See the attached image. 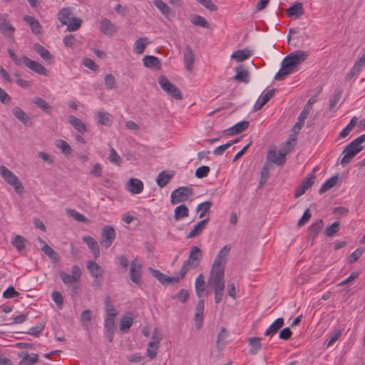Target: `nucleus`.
<instances>
[{"label":"nucleus","instance_id":"obj_1","mask_svg":"<svg viewBox=\"0 0 365 365\" xmlns=\"http://www.w3.org/2000/svg\"><path fill=\"white\" fill-rule=\"evenodd\" d=\"M230 251L229 245H225L217 253L207 279L208 285L212 289L215 294V302L219 304L222 302L225 290V268L228 260Z\"/></svg>","mask_w":365,"mask_h":365},{"label":"nucleus","instance_id":"obj_2","mask_svg":"<svg viewBox=\"0 0 365 365\" xmlns=\"http://www.w3.org/2000/svg\"><path fill=\"white\" fill-rule=\"evenodd\" d=\"M295 140V138L291 136L284 144L282 148L279 149L278 154L274 149H270L267 154V160L277 165H282L286 160V155L292 150V142Z\"/></svg>","mask_w":365,"mask_h":365},{"label":"nucleus","instance_id":"obj_3","mask_svg":"<svg viewBox=\"0 0 365 365\" xmlns=\"http://www.w3.org/2000/svg\"><path fill=\"white\" fill-rule=\"evenodd\" d=\"M202 257V255L200 249L196 246H193L190 250L188 259L183 262L181 267L180 271V277L184 278L190 269L197 268Z\"/></svg>","mask_w":365,"mask_h":365},{"label":"nucleus","instance_id":"obj_4","mask_svg":"<svg viewBox=\"0 0 365 365\" xmlns=\"http://www.w3.org/2000/svg\"><path fill=\"white\" fill-rule=\"evenodd\" d=\"M59 277L65 285L73 286V290L75 292L78 289L77 284L81 277V270L78 265H73L71 267V274L64 271H60Z\"/></svg>","mask_w":365,"mask_h":365},{"label":"nucleus","instance_id":"obj_5","mask_svg":"<svg viewBox=\"0 0 365 365\" xmlns=\"http://www.w3.org/2000/svg\"><path fill=\"white\" fill-rule=\"evenodd\" d=\"M0 175L4 180L14 187L15 192L21 195L24 192V187L18 177L6 166H0Z\"/></svg>","mask_w":365,"mask_h":365},{"label":"nucleus","instance_id":"obj_6","mask_svg":"<svg viewBox=\"0 0 365 365\" xmlns=\"http://www.w3.org/2000/svg\"><path fill=\"white\" fill-rule=\"evenodd\" d=\"M193 195V189L191 187L182 186L175 189L170 196V202L176 205L181 202H185Z\"/></svg>","mask_w":365,"mask_h":365},{"label":"nucleus","instance_id":"obj_7","mask_svg":"<svg viewBox=\"0 0 365 365\" xmlns=\"http://www.w3.org/2000/svg\"><path fill=\"white\" fill-rule=\"evenodd\" d=\"M307 57V52L297 50L288 54L283 61L284 63H287V66H289L295 70L296 66L304 62Z\"/></svg>","mask_w":365,"mask_h":365},{"label":"nucleus","instance_id":"obj_8","mask_svg":"<svg viewBox=\"0 0 365 365\" xmlns=\"http://www.w3.org/2000/svg\"><path fill=\"white\" fill-rule=\"evenodd\" d=\"M158 83L165 92L175 99L181 100L182 98L180 89L173 84L165 76H160L158 78Z\"/></svg>","mask_w":365,"mask_h":365},{"label":"nucleus","instance_id":"obj_9","mask_svg":"<svg viewBox=\"0 0 365 365\" xmlns=\"http://www.w3.org/2000/svg\"><path fill=\"white\" fill-rule=\"evenodd\" d=\"M143 265L137 259L132 261L129 276L130 280L137 285H140L142 281Z\"/></svg>","mask_w":365,"mask_h":365},{"label":"nucleus","instance_id":"obj_10","mask_svg":"<svg viewBox=\"0 0 365 365\" xmlns=\"http://www.w3.org/2000/svg\"><path fill=\"white\" fill-rule=\"evenodd\" d=\"M362 150V146H356L353 142H351L348 145L345 147L343 150V154H344L343 158L341 159L340 164L343 166L347 165L351 162L352 158L361 150Z\"/></svg>","mask_w":365,"mask_h":365},{"label":"nucleus","instance_id":"obj_11","mask_svg":"<svg viewBox=\"0 0 365 365\" xmlns=\"http://www.w3.org/2000/svg\"><path fill=\"white\" fill-rule=\"evenodd\" d=\"M116 237L115 230L113 227L106 225L102 229L101 244L108 249L111 246Z\"/></svg>","mask_w":365,"mask_h":365},{"label":"nucleus","instance_id":"obj_12","mask_svg":"<svg viewBox=\"0 0 365 365\" xmlns=\"http://www.w3.org/2000/svg\"><path fill=\"white\" fill-rule=\"evenodd\" d=\"M23 63L32 71L43 76L48 75L47 69L39 62L31 60L27 56H22Z\"/></svg>","mask_w":365,"mask_h":365},{"label":"nucleus","instance_id":"obj_13","mask_svg":"<svg viewBox=\"0 0 365 365\" xmlns=\"http://www.w3.org/2000/svg\"><path fill=\"white\" fill-rule=\"evenodd\" d=\"M100 30L106 36H113L117 33V26L107 18H103L100 21Z\"/></svg>","mask_w":365,"mask_h":365},{"label":"nucleus","instance_id":"obj_14","mask_svg":"<svg viewBox=\"0 0 365 365\" xmlns=\"http://www.w3.org/2000/svg\"><path fill=\"white\" fill-rule=\"evenodd\" d=\"M314 175L313 173H309L307 178L302 181L300 185L296 189L294 197L296 198L302 196L307 190H308L314 183Z\"/></svg>","mask_w":365,"mask_h":365},{"label":"nucleus","instance_id":"obj_15","mask_svg":"<svg viewBox=\"0 0 365 365\" xmlns=\"http://www.w3.org/2000/svg\"><path fill=\"white\" fill-rule=\"evenodd\" d=\"M205 309V302L204 299H200L197 302V304L195 307V327L197 329H200L202 327V320H203V313Z\"/></svg>","mask_w":365,"mask_h":365},{"label":"nucleus","instance_id":"obj_16","mask_svg":"<svg viewBox=\"0 0 365 365\" xmlns=\"http://www.w3.org/2000/svg\"><path fill=\"white\" fill-rule=\"evenodd\" d=\"M143 187V182L137 178H130L126 184V189L133 194L141 193Z\"/></svg>","mask_w":365,"mask_h":365},{"label":"nucleus","instance_id":"obj_17","mask_svg":"<svg viewBox=\"0 0 365 365\" xmlns=\"http://www.w3.org/2000/svg\"><path fill=\"white\" fill-rule=\"evenodd\" d=\"M13 115L26 126H32L33 123L31 118L19 107H14L12 109Z\"/></svg>","mask_w":365,"mask_h":365},{"label":"nucleus","instance_id":"obj_18","mask_svg":"<svg viewBox=\"0 0 365 365\" xmlns=\"http://www.w3.org/2000/svg\"><path fill=\"white\" fill-rule=\"evenodd\" d=\"M82 240L88 245L89 250L92 252L93 256L97 259L100 255L99 247L97 241L91 236H83Z\"/></svg>","mask_w":365,"mask_h":365},{"label":"nucleus","instance_id":"obj_19","mask_svg":"<svg viewBox=\"0 0 365 365\" xmlns=\"http://www.w3.org/2000/svg\"><path fill=\"white\" fill-rule=\"evenodd\" d=\"M195 61V55L192 48L189 45L185 46L184 53V63L187 71H190L192 69Z\"/></svg>","mask_w":365,"mask_h":365},{"label":"nucleus","instance_id":"obj_20","mask_svg":"<svg viewBox=\"0 0 365 365\" xmlns=\"http://www.w3.org/2000/svg\"><path fill=\"white\" fill-rule=\"evenodd\" d=\"M304 14L303 4L296 2L287 9V16L288 17L297 19Z\"/></svg>","mask_w":365,"mask_h":365},{"label":"nucleus","instance_id":"obj_21","mask_svg":"<svg viewBox=\"0 0 365 365\" xmlns=\"http://www.w3.org/2000/svg\"><path fill=\"white\" fill-rule=\"evenodd\" d=\"M249 126V122L247 120L240 121L232 127L225 130V133L227 135H233L242 133Z\"/></svg>","mask_w":365,"mask_h":365},{"label":"nucleus","instance_id":"obj_22","mask_svg":"<svg viewBox=\"0 0 365 365\" xmlns=\"http://www.w3.org/2000/svg\"><path fill=\"white\" fill-rule=\"evenodd\" d=\"M275 93V89L269 90L264 95L261 96L255 102L253 109L257 111L261 109L268 101L269 100L274 96Z\"/></svg>","mask_w":365,"mask_h":365},{"label":"nucleus","instance_id":"obj_23","mask_svg":"<svg viewBox=\"0 0 365 365\" xmlns=\"http://www.w3.org/2000/svg\"><path fill=\"white\" fill-rule=\"evenodd\" d=\"M283 325H284V319L283 318L277 319L267 329V330L264 332V336H271V337L273 336L283 327Z\"/></svg>","mask_w":365,"mask_h":365},{"label":"nucleus","instance_id":"obj_24","mask_svg":"<svg viewBox=\"0 0 365 365\" xmlns=\"http://www.w3.org/2000/svg\"><path fill=\"white\" fill-rule=\"evenodd\" d=\"M34 51L41 56V57L47 61L48 63L53 62V55L49 52L48 50L45 48L42 45L39 43H35L34 45Z\"/></svg>","mask_w":365,"mask_h":365},{"label":"nucleus","instance_id":"obj_25","mask_svg":"<svg viewBox=\"0 0 365 365\" xmlns=\"http://www.w3.org/2000/svg\"><path fill=\"white\" fill-rule=\"evenodd\" d=\"M195 289L197 296L201 298L205 292V282L202 274H200L195 282Z\"/></svg>","mask_w":365,"mask_h":365},{"label":"nucleus","instance_id":"obj_26","mask_svg":"<svg viewBox=\"0 0 365 365\" xmlns=\"http://www.w3.org/2000/svg\"><path fill=\"white\" fill-rule=\"evenodd\" d=\"M150 43L147 37H141L138 38L133 46V51L136 54H141L144 52L146 46Z\"/></svg>","mask_w":365,"mask_h":365},{"label":"nucleus","instance_id":"obj_27","mask_svg":"<svg viewBox=\"0 0 365 365\" xmlns=\"http://www.w3.org/2000/svg\"><path fill=\"white\" fill-rule=\"evenodd\" d=\"M68 120L69 123L78 132V133H86L87 132V128L86 125L78 118L74 115H69L68 117Z\"/></svg>","mask_w":365,"mask_h":365},{"label":"nucleus","instance_id":"obj_28","mask_svg":"<svg viewBox=\"0 0 365 365\" xmlns=\"http://www.w3.org/2000/svg\"><path fill=\"white\" fill-rule=\"evenodd\" d=\"M247 342L250 346L249 352L252 355L257 354L262 348L261 339L259 337L254 336L249 338Z\"/></svg>","mask_w":365,"mask_h":365},{"label":"nucleus","instance_id":"obj_29","mask_svg":"<svg viewBox=\"0 0 365 365\" xmlns=\"http://www.w3.org/2000/svg\"><path fill=\"white\" fill-rule=\"evenodd\" d=\"M87 268L90 274L96 279L103 275V269L94 261L88 262Z\"/></svg>","mask_w":365,"mask_h":365},{"label":"nucleus","instance_id":"obj_30","mask_svg":"<svg viewBox=\"0 0 365 365\" xmlns=\"http://www.w3.org/2000/svg\"><path fill=\"white\" fill-rule=\"evenodd\" d=\"M24 20L29 25L31 30L35 34H39L41 32V26L39 22L31 16H25Z\"/></svg>","mask_w":365,"mask_h":365},{"label":"nucleus","instance_id":"obj_31","mask_svg":"<svg viewBox=\"0 0 365 365\" xmlns=\"http://www.w3.org/2000/svg\"><path fill=\"white\" fill-rule=\"evenodd\" d=\"M208 221H209L208 218H206V219H204V220L200 221L197 224H196L195 225L194 228L189 232L187 237V238H194V237L198 236L202 232V231L205 229Z\"/></svg>","mask_w":365,"mask_h":365},{"label":"nucleus","instance_id":"obj_32","mask_svg":"<svg viewBox=\"0 0 365 365\" xmlns=\"http://www.w3.org/2000/svg\"><path fill=\"white\" fill-rule=\"evenodd\" d=\"M281 66L282 68L274 76V79L277 81H282L285 78V76L294 72V69L292 68L289 66H287V63H284V61H282Z\"/></svg>","mask_w":365,"mask_h":365},{"label":"nucleus","instance_id":"obj_33","mask_svg":"<svg viewBox=\"0 0 365 365\" xmlns=\"http://www.w3.org/2000/svg\"><path fill=\"white\" fill-rule=\"evenodd\" d=\"M133 323V317L131 313L125 314L121 319L119 329L123 331H128Z\"/></svg>","mask_w":365,"mask_h":365},{"label":"nucleus","instance_id":"obj_34","mask_svg":"<svg viewBox=\"0 0 365 365\" xmlns=\"http://www.w3.org/2000/svg\"><path fill=\"white\" fill-rule=\"evenodd\" d=\"M252 56V51L248 49L237 50L232 53L231 58L235 59L237 62H242Z\"/></svg>","mask_w":365,"mask_h":365},{"label":"nucleus","instance_id":"obj_35","mask_svg":"<svg viewBox=\"0 0 365 365\" xmlns=\"http://www.w3.org/2000/svg\"><path fill=\"white\" fill-rule=\"evenodd\" d=\"M143 66L146 68H160V62L159 59L154 56L147 55L143 58Z\"/></svg>","mask_w":365,"mask_h":365},{"label":"nucleus","instance_id":"obj_36","mask_svg":"<svg viewBox=\"0 0 365 365\" xmlns=\"http://www.w3.org/2000/svg\"><path fill=\"white\" fill-rule=\"evenodd\" d=\"M235 80L240 82L247 83L250 81L249 73L245 70L242 66L236 68V75L234 77Z\"/></svg>","mask_w":365,"mask_h":365},{"label":"nucleus","instance_id":"obj_37","mask_svg":"<svg viewBox=\"0 0 365 365\" xmlns=\"http://www.w3.org/2000/svg\"><path fill=\"white\" fill-rule=\"evenodd\" d=\"M0 31L2 33H5L8 31H14V27L10 24L9 16L6 14L0 16Z\"/></svg>","mask_w":365,"mask_h":365},{"label":"nucleus","instance_id":"obj_38","mask_svg":"<svg viewBox=\"0 0 365 365\" xmlns=\"http://www.w3.org/2000/svg\"><path fill=\"white\" fill-rule=\"evenodd\" d=\"M33 103L43 112L51 115L52 111V107L47 103L43 98L40 97H35L33 99Z\"/></svg>","mask_w":365,"mask_h":365},{"label":"nucleus","instance_id":"obj_39","mask_svg":"<svg viewBox=\"0 0 365 365\" xmlns=\"http://www.w3.org/2000/svg\"><path fill=\"white\" fill-rule=\"evenodd\" d=\"M71 9L69 7H64L59 11L58 17L63 25H66L71 20Z\"/></svg>","mask_w":365,"mask_h":365},{"label":"nucleus","instance_id":"obj_40","mask_svg":"<svg viewBox=\"0 0 365 365\" xmlns=\"http://www.w3.org/2000/svg\"><path fill=\"white\" fill-rule=\"evenodd\" d=\"M153 4L160 10L161 14L167 19L171 14V9L162 0H155Z\"/></svg>","mask_w":365,"mask_h":365},{"label":"nucleus","instance_id":"obj_41","mask_svg":"<svg viewBox=\"0 0 365 365\" xmlns=\"http://www.w3.org/2000/svg\"><path fill=\"white\" fill-rule=\"evenodd\" d=\"M172 178L173 174H169L165 171H162L158 174L157 177V184L160 187H164L168 185Z\"/></svg>","mask_w":365,"mask_h":365},{"label":"nucleus","instance_id":"obj_42","mask_svg":"<svg viewBox=\"0 0 365 365\" xmlns=\"http://www.w3.org/2000/svg\"><path fill=\"white\" fill-rule=\"evenodd\" d=\"M188 215H189V210L185 205L182 204L175 207V211H174V217L176 220H178L181 218L186 217Z\"/></svg>","mask_w":365,"mask_h":365},{"label":"nucleus","instance_id":"obj_43","mask_svg":"<svg viewBox=\"0 0 365 365\" xmlns=\"http://www.w3.org/2000/svg\"><path fill=\"white\" fill-rule=\"evenodd\" d=\"M316 101H317V96H312L308 100V101L305 104L302 111L299 113V115H300L302 119H306L307 118L309 113H310V111H311V110L312 108V105Z\"/></svg>","mask_w":365,"mask_h":365},{"label":"nucleus","instance_id":"obj_44","mask_svg":"<svg viewBox=\"0 0 365 365\" xmlns=\"http://www.w3.org/2000/svg\"><path fill=\"white\" fill-rule=\"evenodd\" d=\"M337 180H338V176L337 175L332 176L331 178L327 179L322 184L321 187L319 188V192L320 194L324 193L328 190H329L331 187H333L336 185V182H337Z\"/></svg>","mask_w":365,"mask_h":365},{"label":"nucleus","instance_id":"obj_45","mask_svg":"<svg viewBox=\"0 0 365 365\" xmlns=\"http://www.w3.org/2000/svg\"><path fill=\"white\" fill-rule=\"evenodd\" d=\"M38 241L40 243L43 245L41 250L45 253V255L53 260H58V257L56 251L49 247L47 244H46V242L41 238L39 237Z\"/></svg>","mask_w":365,"mask_h":365},{"label":"nucleus","instance_id":"obj_46","mask_svg":"<svg viewBox=\"0 0 365 365\" xmlns=\"http://www.w3.org/2000/svg\"><path fill=\"white\" fill-rule=\"evenodd\" d=\"M190 21L195 26H199L205 29H208L210 27V24L207 21L200 15L195 14L191 16Z\"/></svg>","mask_w":365,"mask_h":365},{"label":"nucleus","instance_id":"obj_47","mask_svg":"<svg viewBox=\"0 0 365 365\" xmlns=\"http://www.w3.org/2000/svg\"><path fill=\"white\" fill-rule=\"evenodd\" d=\"M150 271L151 272L153 277H155L161 283L166 284L172 282L170 277L165 275V274L160 272L159 270L150 268Z\"/></svg>","mask_w":365,"mask_h":365},{"label":"nucleus","instance_id":"obj_48","mask_svg":"<svg viewBox=\"0 0 365 365\" xmlns=\"http://www.w3.org/2000/svg\"><path fill=\"white\" fill-rule=\"evenodd\" d=\"M211 206L212 202L210 201H205L204 202L199 204L196 208L197 212H200L199 217L203 218L205 216L206 213L209 212Z\"/></svg>","mask_w":365,"mask_h":365},{"label":"nucleus","instance_id":"obj_49","mask_svg":"<svg viewBox=\"0 0 365 365\" xmlns=\"http://www.w3.org/2000/svg\"><path fill=\"white\" fill-rule=\"evenodd\" d=\"M97 121L101 125H109L111 122V116L108 113L98 111L97 113Z\"/></svg>","mask_w":365,"mask_h":365},{"label":"nucleus","instance_id":"obj_50","mask_svg":"<svg viewBox=\"0 0 365 365\" xmlns=\"http://www.w3.org/2000/svg\"><path fill=\"white\" fill-rule=\"evenodd\" d=\"M38 355L37 354H31V355L26 354L21 361H20L19 365H34L38 361Z\"/></svg>","mask_w":365,"mask_h":365},{"label":"nucleus","instance_id":"obj_51","mask_svg":"<svg viewBox=\"0 0 365 365\" xmlns=\"http://www.w3.org/2000/svg\"><path fill=\"white\" fill-rule=\"evenodd\" d=\"M106 309L107 312L106 317L115 318L118 315V312L111 303L110 297L106 299Z\"/></svg>","mask_w":365,"mask_h":365},{"label":"nucleus","instance_id":"obj_52","mask_svg":"<svg viewBox=\"0 0 365 365\" xmlns=\"http://www.w3.org/2000/svg\"><path fill=\"white\" fill-rule=\"evenodd\" d=\"M66 213L70 217H73L78 222H87V218L81 213L78 212L74 209H67Z\"/></svg>","mask_w":365,"mask_h":365},{"label":"nucleus","instance_id":"obj_53","mask_svg":"<svg viewBox=\"0 0 365 365\" xmlns=\"http://www.w3.org/2000/svg\"><path fill=\"white\" fill-rule=\"evenodd\" d=\"M356 118L354 117L351 119L349 123L340 132L339 137L340 138H345L346 137L351 130L354 128L356 123Z\"/></svg>","mask_w":365,"mask_h":365},{"label":"nucleus","instance_id":"obj_54","mask_svg":"<svg viewBox=\"0 0 365 365\" xmlns=\"http://www.w3.org/2000/svg\"><path fill=\"white\" fill-rule=\"evenodd\" d=\"M82 20L79 18H73L71 21H68L67 25V31H77L81 25Z\"/></svg>","mask_w":365,"mask_h":365},{"label":"nucleus","instance_id":"obj_55","mask_svg":"<svg viewBox=\"0 0 365 365\" xmlns=\"http://www.w3.org/2000/svg\"><path fill=\"white\" fill-rule=\"evenodd\" d=\"M108 159L110 163L117 165H120L122 163L121 157L117 153V152L113 147H111L110 148V153L108 156Z\"/></svg>","mask_w":365,"mask_h":365},{"label":"nucleus","instance_id":"obj_56","mask_svg":"<svg viewBox=\"0 0 365 365\" xmlns=\"http://www.w3.org/2000/svg\"><path fill=\"white\" fill-rule=\"evenodd\" d=\"M51 298L57 307L59 309H61L63 304V297L61 293L57 291H53L51 293Z\"/></svg>","mask_w":365,"mask_h":365},{"label":"nucleus","instance_id":"obj_57","mask_svg":"<svg viewBox=\"0 0 365 365\" xmlns=\"http://www.w3.org/2000/svg\"><path fill=\"white\" fill-rule=\"evenodd\" d=\"M227 336V330L225 328L222 327L220 329V333L218 334L217 339L216 341L217 346L219 348H222L225 346V340Z\"/></svg>","mask_w":365,"mask_h":365},{"label":"nucleus","instance_id":"obj_58","mask_svg":"<svg viewBox=\"0 0 365 365\" xmlns=\"http://www.w3.org/2000/svg\"><path fill=\"white\" fill-rule=\"evenodd\" d=\"M339 222L336 221L333 222L329 227H327L325 230L326 236L327 237H333L334 236L339 230Z\"/></svg>","mask_w":365,"mask_h":365},{"label":"nucleus","instance_id":"obj_59","mask_svg":"<svg viewBox=\"0 0 365 365\" xmlns=\"http://www.w3.org/2000/svg\"><path fill=\"white\" fill-rule=\"evenodd\" d=\"M341 91L339 90L336 91L334 94L329 99V110H332L335 108L341 98Z\"/></svg>","mask_w":365,"mask_h":365},{"label":"nucleus","instance_id":"obj_60","mask_svg":"<svg viewBox=\"0 0 365 365\" xmlns=\"http://www.w3.org/2000/svg\"><path fill=\"white\" fill-rule=\"evenodd\" d=\"M56 145L57 148L61 150L63 153L66 155L71 153V148L69 144L63 140H57Z\"/></svg>","mask_w":365,"mask_h":365},{"label":"nucleus","instance_id":"obj_61","mask_svg":"<svg viewBox=\"0 0 365 365\" xmlns=\"http://www.w3.org/2000/svg\"><path fill=\"white\" fill-rule=\"evenodd\" d=\"M364 253V249L357 248L347 258V262L351 264L356 262Z\"/></svg>","mask_w":365,"mask_h":365},{"label":"nucleus","instance_id":"obj_62","mask_svg":"<svg viewBox=\"0 0 365 365\" xmlns=\"http://www.w3.org/2000/svg\"><path fill=\"white\" fill-rule=\"evenodd\" d=\"M158 349V345L154 344L153 342H149L147 349L148 356L151 359H154L157 355Z\"/></svg>","mask_w":365,"mask_h":365},{"label":"nucleus","instance_id":"obj_63","mask_svg":"<svg viewBox=\"0 0 365 365\" xmlns=\"http://www.w3.org/2000/svg\"><path fill=\"white\" fill-rule=\"evenodd\" d=\"M92 312L89 309L84 310L81 315V322L83 326L87 327L91 319Z\"/></svg>","mask_w":365,"mask_h":365},{"label":"nucleus","instance_id":"obj_64","mask_svg":"<svg viewBox=\"0 0 365 365\" xmlns=\"http://www.w3.org/2000/svg\"><path fill=\"white\" fill-rule=\"evenodd\" d=\"M19 292H16L14 287H9L4 292L3 297L5 299H11L19 296Z\"/></svg>","mask_w":365,"mask_h":365}]
</instances>
